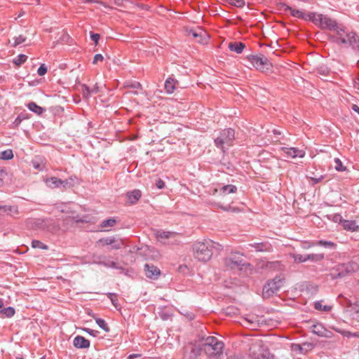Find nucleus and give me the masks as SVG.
Here are the masks:
<instances>
[{
	"mask_svg": "<svg viewBox=\"0 0 359 359\" xmlns=\"http://www.w3.org/2000/svg\"><path fill=\"white\" fill-rule=\"evenodd\" d=\"M293 17L312 21L316 25L319 26L322 29H334L337 27V22L334 20L326 15L316 13H305L293 8Z\"/></svg>",
	"mask_w": 359,
	"mask_h": 359,
	"instance_id": "nucleus-1",
	"label": "nucleus"
},
{
	"mask_svg": "<svg viewBox=\"0 0 359 359\" xmlns=\"http://www.w3.org/2000/svg\"><path fill=\"white\" fill-rule=\"evenodd\" d=\"M213 249L214 243L212 241L197 242L194 245L193 255L197 261L205 263L211 259Z\"/></svg>",
	"mask_w": 359,
	"mask_h": 359,
	"instance_id": "nucleus-2",
	"label": "nucleus"
},
{
	"mask_svg": "<svg viewBox=\"0 0 359 359\" xmlns=\"http://www.w3.org/2000/svg\"><path fill=\"white\" fill-rule=\"evenodd\" d=\"M202 346L208 356L219 355L224 349V343L215 337L205 338Z\"/></svg>",
	"mask_w": 359,
	"mask_h": 359,
	"instance_id": "nucleus-3",
	"label": "nucleus"
},
{
	"mask_svg": "<svg viewBox=\"0 0 359 359\" xmlns=\"http://www.w3.org/2000/svg\"><path fill=\"white\" fill-rule=\"evenodd\" d=\"M249 351L250 355L255 359H274L273 355L265 348L260 339H254L252 341Z\"/></svg>",
	"mask_w": 359,
	"mask_h": 359,
	"instance_id": "nucleus-4",
	"label": "nucleus"
},
{
	"mask_svg": "<svg viewBox=\"0 0 359 359\" xmlns=\"http://www.w3.org/2000/svg\"><path fill=\"white\" fill-rule=\"evenodd\" d=\"M224 266L226 270H241L245 263L243 256L238 253H231L226 257L224 260Z\"/></svg>",
	"mask_w": 359,
	"mask_h": 359,
	"instance_id": "nucleus-5",
	"label": "nucleus"
},
{
	"mask_svg": "<svg viewBox=\"0 0 359 359\" xmlns=\"http://www.w3.org/2000/svg\"><path fill=\"white\" fill-rule=\"evenodd\" d=\"M247 60L251 63L252 67L261 72H268L272 68V64L264 55H248Z\"/></svg>",
	"mask_w": 359,
	"mask_h": 359,
	"instance_id": "nucleus-6",
	"label": "nucleus"
},
{
	"mask_svg": "<svg viewBox=\"0 0 359 359\" xmlns=\"http://www.w3.org/2000/svg\"><path fill=\"white\" fill-rule=\"evenodd\" d=\"M284 280L280 277L268 281L264 286L262 295L264 298L272 297L283 286Z\"/></svg>",
	"mask_w": 359,
	"mask_h": 359,
	"instance_id": "nucleus-7",
	"label": "nucleus"
},
{
	"mask_svg": "<svg viewBox=\"0 0 359 359\" xmlns=\"http://www.w3.org/2000/svg\"><path fill=\"white\" fill-rule=\"evenodd\" d=\"M234 139V130L232 129L224 130L222 132L219 137L215 140L217 147L222 148L224 150V146L228 147L231 145V142Z\"/></svg>",
	"mask_w": 359,
	"mask_h": 359,
	"instance_id": "nucleus-8",
	"label": "nucleus"
},
{
	"mask_svg": "<svg viewBox=\"0 0 359 359\" xmlns=\"http://www.w3.org/2000/svg\"><path fill=\"white\" fill-rule=\"evenodd\" d=\"M157 240L163 243H168L171 241H176L179 234L176 232L168 231H157L155 233Z\"/></svg>",
	"mask_w": 359,
	"mask_h": 359,
	"instance_id": "nucleus-9",
	"label": "nucleus"
},
{
	"mask_svg": "<svg viewBox=\"0 0 359 359\" xmlns=\"http://www.w3.org/2000/svg\"><path fill=\"white\" fill-rule=\"evenodd\" d=\"M311 330L313 334L321 337L331 338L332 336V333L319 323L312 325Z\"/></svg>",
	"mask_w": 359,
	"mask_h": 359,
	"instance_id": "nucleus-10",
	"label": "nucleus"
},
{
	"mask_svg": "<svg viewBox=\"0 0 359 359\" xmlns=\"http://www.w3.org/2000/svg\"><path fill=\"white\" fill-rule=\"evenodd\" d=\"M145 274L148 278H156L160 274V270L154 265H145Z\"/></svg>",
	"mask_w": 359,
	"mask_h": 359,
	"instance_id": "nucleus-11",
	"label": "nucleus"
},
{
	"mask_svg": "<svg viewBox=\"0 0 359 359\" xmlns=\"http://www.w3.org/2000/svg\"><path fill=\"white\" fill-rule=\"evenodd\" d=\"M341 43H349L351 45L358 46L359 41L358 37L355 33H350L346 34V37H341Z\"/></svg>",
	"mask_w": 359,
	"mask_h": 359,
	"instance_id": "nucleus-12",
	"label": "nucleus"
},
{
	"mask_svg": "<svg viewBox=\"0 0 359 359\" xmlns=\"http://www.w3.org/2000/svg\"><path fill=\"white\" fill-rule=\"evenodd\" d=\"M74 345L77 348H88L90 346V341L83 337L77 336L74 339Z\"/></svg>",
	"mask_w": 359,
	"mask_h": 359,
	"instance_id": "nucleus-13",
	"label": "nucleus"
},
{
	"mask_svg": "<svg viewBox=\"0 0 359 359\" xmlns=\"http://www.w3.org/2000/svg\"><path fill=\"white\" fill-rule=\"evenodd\" d=\"M343 228L345 230L351 231H357L359 230V225H358L355 221L353 220H344L342 224Z\"/></svg>",
	"mask_w": 359,
	"mask_h": 359,
	"instance_id": "nucleus-14",
	"label": "nucleus"
},
{
	"mask_svg": "<svg viewBox=\"0 0 359 359\" xmlns=\"http://www.w3.org/2000/svg\"><path fill=\"white\" fill-rule=\"evenodd\" d=\"M141 191L138 189L133 190L127 194L128 201L131 204H135L141 197Z\"/></svg>",
	"mask_w": 359,
	"mask_h": 359,
	"instance_id": "nucleus-15",
	"label": "nucleus"
},
{
	"mask_svg": "<svg viewBox=\"0 0 359 359\" xmlns=\"http://www.w3.org/2000/svg\"><path fill=\"white\" fill-rule=\"evenodd\" d=\"M245 47V45L242 42H231L229 43L230 50L236 53H241Z\"/></svg>",
	"mask_w": 359,
	"mask_h": 359,
	"instance_id": "nucleus-16",
	"label": "nucleus"
},
{
	"mask_svg": "<svg viewBox=\"0 0 359 359\" xmlns=\"http://www.w3.org/2000/svg\"><path fill=\"white\" fill-rule=\"evenodd\" d=\"M46 184L48 187L54 189L63 184V182L57 177H50L46 180Z\"/></svg>",
	"mask_w": 359,
	"mask_h": 359,
	"instance_id": "nucleus-17",
	"label": "nucleus"
},
{
	"mask_svg": "<svg viewBox=\"0 0 359 359\" xmlns=\"http://www.w3.org/2000/svg\"><path fill=\"white\" fill-rule=\"evenodd\" d=\"M237 190V188L231 184L226 185L222 187L219 191V195L222 197H224L227 194L234 193Z\"/></svg>",
	"mask_w": 359,
	"mask_h": 359,
	"instance_id": "nucleus-18",
	"label": "nucleus"
},
{
	"mask_svg": "<svg viewBox=\"0 0 359 359\" xmlns=\"http://www.w3.org/2000/svg\"><path fill=\"white\" fill-rule=\"evenodd\" d=\"M177 81L172 78H168L165 82V89L168 93H172L175 89Z\"/></svg>",
	"mask_w": 359,
	"mask_h": 359,
	"instance_id": "nucleus-19",
	"label": "nucleus"
},
{
	"mask_svg": "<svg viewBox=\"0 0 359 359\" xmlns=\"http://www.w3.org/2000/svg\"><path fill=\"white\" fill-rule=\"evenodd\" d=\"M315 245H320L327 248H334L336 247V244L332 241H319L317 243H312L309 245V248L313 247Z\"/></svg>",
	"mask_w": 359,
	"mask_h": 359,
	"instance_id": "nucleus-20",
	"label": "nucleus"
},
{
	"mask_svg": "<svg viewBox=\"0 0 359 359\" xmlns=\"http://www.w3.org/2000/svg\"><path fill=\"white\" fill-rule=\"evenodd\" d=\"M190 353L189 355V359H195L196 358L201 352V348L196 345H191L190 346Z\"/></svg>",
	"mask_w": 359,
	"mask_h": 359,
	"instance_id": "nucleus-21",
	"label": "nucleus"
},
{
	"mask_svg": "<svg viewBox=\"0 0 359 359\" xmlns=\"http://www.w3.org/2000/svg\"><path fill=\"white\" fill-rule=\"evenodd\" d=\"M15 313V310L13 307L8 306L0 310V316L3 318H11Z\"/></svg>",
	"mask_w": 359,
	"mask_h": 359,
	"instance_id": "nucleus-22",
	"label": "nucleus"
},
{
	"mask_svg": "<svg viewBox=\"0 0 359 359\" xmlns=\"http://www.w3.org/2000/svg\"><path fill=\"white\" fill-rule=\"evenodd\" d=\"M189 35L192 36L194 39H196L197 40L198 42L203 43V37L205 35V33L203 32V31H200L199 32H197L194 30H191L189 32Z\"/></svg>",
	"mask_w": 359,
	"mask_h": 359,
	"instance_id": "nucleus-23",
	"label": "nucleus"
},
{
	"mask_svg": "<svg viewBox=\"0 0 359 359\" xmlns=\"http://www.w3.org/2000/svg\"><path fill=\"white\" fill-rule=\"evenodd\" d=\"M314 308L316 310L322 311H325V312H329L332 309V306H329V305H324V306H323L321 301H318V302H315L314 303Z\"/></svg>",
	"mask_w": 359,
	"mask_h": 359,
	"instance_id": "nucleus-24",
	"label": "nucleus"
},
{
	"mask_svg": "<svg viewBox=\"0 0 359 359\" xmlns=\"http://www.w3.org/2000/svg\"><path fill=\"white\" fill-rule=\"evenodd\" d=\"M13 158V153L11 149H7L0 152V159L10 160Z\"/></svg>",
	"mask_w": 359,
	"mask_h": 359,
	"instance_id": "nucleus-25",
	"label": "nucleus"
},
{
	"mask_svg": "<svg viewBox=\"0 0 359 359\" xmlns=\"http://www.w3.org/2000/svg\"><path fill=\"white\" fill-rule=\"evenodd\" d=\"M28 108H29V109L35 112L37 114H41L43 111V109L41 108V107L38 106L34 102H31V103L28 104Z\"/></svg>",
	"mask_w": 359,
	"mask_h": 359,
	"instance_id": "nucleus-26",
	"label": "nucleus"
},
{
	"mask_svg": "<svg viewBox=\"0 0 359 359\" xmlns=\"http://www.w3.org/2000/svg\"><path fill=\"white\" fill-rule=\"evenodd\" d=\"M252 247H254L255 250L259 252L269 251L270 250L269 245L263 243H256L255 245H252Z\"/></svg>",
	"mask_w": 359,
	"mask_h": 359,
	"instance_id": "nucleus-27",
	"label": "nucleus"
},
{
	"mask_svg": "<svg viewBox=\"0 0 359 359\" xmlns=\"http://www.w3.org/2000/svg\"><path fill=\"white\" fill-rule=\"evenodd\" d=\"M308 260H311L313 262H319L324 259L323 254H311L307 255Z\"/></svg>",
	"mask_w": 359,
	"mask_h": 359,
	"instance_id": "nucleus-28",
	"label": "nucleus"
},
{
	"mask_svg": "<svg viewBox=\"0 0 359 359\" xmlns=\"http://www.w3.org/2000/svg\"><path fill=\"white\" fill-rule=\"evenodd\" d=\"M25 40H26V36H25L22 34H20L19 36H15L13 39V42L12 43V46H16L25 42Z\"/></svg>",
	"mask_w": 359,
	"mask_h": 359,
	"instance_id": "nucleus-29",
	"label": "nucleus"
},
{
	"mask_svg": "<svg viewBox=\"0 0 359 359\" xmlns=\"http://www.w3.org/2000/svg\"><path fill=\"white\" fill-rule=\"evenodd\" d=\"M32 247L33 248H41L43 250H48V245L43 244V243L37 240L32 241Z\"/></svg>",
	"mask_w": 359,
	"mask_h": 359,
	"instance_id": "nucleus-30",
	"label": "nucleus"
},
{
	"mask_svg": "<svg viewBox=\"0 0 359 359\" xmlns=\"http://www.w3.org/2000/svg\"><path fill=\"white\" fill-rule=\"evenodd\" d=\"M305 156V151L303 150H299L293 147V160H296L297 158L302 159Z\"/></svg>",
	"mask_w": 359,
	"mask_h": 359,
	"instance_id": "nucleus-31",
	"label": "nucleus"
},
{
	"mask_svg": "<svg viewBox=\"0 0 359 359\" xmlns=\"http://www.w3.org/2000/svg\"><path fill=\"white\" fill-rule=\"evenodd\" d=\"M334 163H335V165H334V168L337 170V171H340V172H342V171H345L346 170V167L343 165L341 161H340L339 158H334Z\"/></svg>",
	"mask_w": 359,
	"mask_h": 359,
	"instance_id": "nucleus-32",
	"label": "nucleus"
},
{
	"mask_svg": "<svg viewBox=\"0 0 359 359\" xmlns=\"http://www.w3.org/2000/svg\"><path fill=\"white\" fill-rule=\"evenodd\" d=\"M27 58V55L21 54V55H19L16 58L14 59L13 62L16 65L19 66V65H22V63H24L26 61Z\"/></svg>",
	"mask_w": 359,
	"mask_h": 359,
	"instance_id": "nucleus-33",
	"label": "nucleus"
},
{
	"mask_svg": "<svg viewBox=\"0 0 359 359\" xmlns=\"http://www.w3.org/2000/svg\"><path fill=\"white\" fill-rule=\"evenodd\" d=\"M228 3L238 8H243L245 6L244 0H230Z\"/></svg>",
	"mask_w": 359,
	"mask_h": 359,
	"instance_id": "nucleus-34",
	"label": "nucleus"
},
{
	"mask_svg": "<svg viewBox=\"0 0 359 359\" xmlns=\"http://www.w3.org/2000/svg\"><path fill=\"white\" fill-rule=\"evenodd\" d=\"M293 259H294V262H299V263L304 262L308 260L307 255H297L295 256H293Z\"/></svg>",
	"mask_w": 359,
	"mask_h": 359,
	"instance_id": "nucleus-35",
	"label": "nucleus"
},
{
	"mask_svg": "<svg viewBox=\"0 0 359 359\" xmlns=\"http://www.w3.org/2000/svg\"><path fill=\"white\" fill-rule=\"evenodd\" d=\"M116 223V220L114 219H109L107 220H104L102 222L101 226L102 227H107V226H113Z\"/></svg>",
	"mask_w": 359,
	"mask_h": 359,
	"instance_id": "nucleus-36",
	"label": "nucleus"
},
{
	"mask_svg": "<svg viewBox=\"0 0 359 359\" xmlns=\"http://www.w3.org/2000/svg\"><path fill=\"white\" fill-rule=\"evenodd\" d=\"M96 323L99 325L100 327H101L102 330H104L106 332H108L109 330L107 325L106 324L105 321L102 319H97Z\"/></svg>",
	"mask_w": 359,
	"mask_h": 359,
	"instance_id": "nucleus-37",
	"label": "nucleus"
},
{
	"mask_svg": "<svg viewBox=\"0 0 359 359\" xmlns=\"http://www.w3.org/2000/svg\"><path fill=\"white\" fill-rule=\"evenodd\" d=\"M98 242L102 243L104 245H111V244L114 243L115 240L113 238H107L104 239H100Z\"/></svg>",
	"mask_w": 359,
	"mask_h": 359,
	"instance_id": "nucleus-38",
	"label": "nucleus"
},
{
	"mask_svg": "<svg viewBox=\"0 0 359 359\" xmlns=\"http://www.w3.org/2000/svg\"><path fill=\"white\" fill-rule=\"evenodd\" d=\"M310 179L312 181L313 184H316L321 182L324 179V177L322 175H316L311 176Z\"/></svg>",
	"mask_w": 359,
	"mask_h": 359,
	"instance_id": "nucleus-39",
	"label": "nucleus"
},
{
	"mask_svg": "<svg viewBox=\"0 0 359 359\" xmlns=\"http://www.w3.org/2000/svg\"><path fill=\"white\" fill-rule=\"evenodd\" d=\"M334 30H335L337 32V41L341 43V37H344L343 35L344 31L341 29H339L337 26L335 27Z\"/></svg>",
	"mask_w": 359,
	"mask_h": 359,
	"instance_id": "nucleus-40",
	"label": "nucleus"
},
{
	"mask_svg": "<svg viewBox=\"0 0 359 359\" xmlns=\"http://www.w3.org/2000/svg\"><path fill=\"white\" fill-rule=\"evenodd\" d=\"M244 320L246 321L247 325H250L254 329L256 327V326L257 325L256 320L250 319V318H245Z\"/></svg>",
	"mask_w": 359,
	"mask_h": 359,
	"instance_id": "nucleus-41",
	"label": "nucleus"
},
{
	"mask_svg": "<svg viewBox=\"0 0 359 359\" xmlns=\"http://www.w3.org/2000/svg\"><path fill=\"white\" fill-rule=\"evenodd\" d=\"M342 334L346 337H358L359 338V334L357 332H351L348 331H344Z\"/></svg>",
	"mask_w": 359,
	"mask_h": 359,
	"instance_id": "nucleus-42",
	"label": "nucleus"
},
{
	"mask_svg": "<svg viewBox=\"0 0 359 359\" xmlns=\"http://www.w3.org/2000/svg\"><path fill=\"white\" fill-rule=\"evenodd\" d=\"M47 72V68L44 64L41 65L38 69L37 73L39 76H43Z\"/></svg>",
	"mask_w": 359,
	"mask_h": 359,
	"instance_id": "nucleus-43",
	"label": "nucleus"
},
{
	"mask_svg": "<svg viewBox=\"0 0 359 359\" xmlns=\"http://www.w3.org/2000/svg\"><path fill=\"white\" fill-rule=\"evenodd\" d=\"M332 220L334 222L339 223L342 225L343 222H344L345 219H344L343 217L340 215H334L333 216Z\"/></svg>",
	"mask_w": 359,
	"mask_h": 359,
	"instance_id": "nucleus-44",
	"label": "nucleus"
},
{
	"mask_svg": "<svg viewBox=\"0 0 359 359\" xmlns=\"http://www.w3.org/2000/svg\"><path fill=\"white\" fill-rule=\"evenodd\" d=\"M293 352H298L299 353H303L304 348L299 344H293Z\"/></svg>",
	"mask_w": 359,
	"mask_h": 359,
	"instance_id": "nucleus-45",
	"label": "nucleus"
},
{
	"mask_svg": "<svg viewBox=\"0 0 359 359\" xmlns=\"http://www.w3.org/2000/svg\"><path fill=\"white\" fill-rule=\"evenodd\" d=\"M108 297L111 299L113 305L115 307H117V298H116V295L115 294L109 293L108 294Z\"/></svg>",
	"mask_w": 359,
	"mask_h": 359,
	"instance_id": "nucleus-46",
	"label": "nucleus"
},
{
	"mask_svg": "<svg viewBox=\"0 0 359 359\" xmlns=\"http://www.w3.org/2000/svg\"><path fill=\"white\" fill-rule=\"evenodd\" d=\"M103 59H104V57L101 54H96L93 58V63L97 64L98 62L102 61Z\"/></svg>",
	"mask_w": 359,
	"mask_h": 359,
	"instance_id": "nucleus-47",
	"label": "nucleus"
},
{
	"mask_svg": "<svg viewBox=\"0 0 359 359\" xmlns=\"http://www.w3.org/2000/svg\"><path fill=\"white\" fill-rule=\"evenodd\" d=\"M82 91H83V95L87 98L90 95V90H89L88 87H87L86 86H83Z\"/></svg>",
	"mask_w": 359,
	"mask_h": 359,
	"instance_id": "nucleus-48",
	"label": "nucleus"
},
{
	"mask_svg": "<svg viewBox=\"0 0 359 359\" xmlns=\"http://www.w3.org/2000/svg\"><path fill=\"white\" fill-rule=\"evenodd\" d=\"M91 39L95 43V44H97L98 43L99 39H100V34H91Z\"/></svg>",
	"mask_w": 359,
	"mask_h": 359,
	"instance_id": "nucleus-49",
	"label": "nucleus"
},
{
	"mask_svg": "<svg viewBox=\"0 0 359 359\" xmlns=\"http://www.w3.org/2000/svg\"><path fill=\"white\" fill-rule=\"evenodd\" d=\"M156 186L158 189H163L165 187V183L163 180H158L156 181Z\"/></svg>",
	"mask_w": 359,
	"mask_h": 359,
	"instance_id": "nucleus-50",
	"label": "nucleus"
},
{
	"mask_svg": "<svg viewBox=\"0 0 359 359\" xmlns=\"http://www.w3.org/2000/svg\"><path fill=\"white\" fill-rule=\"evenodd\" d=\"M114 243H115V245H113L112 248L113 249H116V250L120 249L121 248L122 245H123L121 241H118V242H116L115 241Z\"/></svg>",
	"mask_w": 359,
	"mask_h": 359,
	"instance_id": "nucleus-51",
	"label": "nucleus"
},
{
	"mask_svg": "<svg viewBox=\"0 0 359 359\" xmlns=\"http://www.w3.org/2000/svg\"><path fill=\"white\" fill-rule=\"evenodd\" d=\"M224 210L226 211H233V212H237L238 211V208H231V206H228V207H224V208H222Z\"/></svg>",
	"mask_w": 359,
	"mask_h": 359,
	"instance_id": "nucleus-52",
	"label": "nucleus"
},
{
	"mask_svg": "<svg viewBox=\"0 0 359 359\" xmlns=\"http://www.w3.org/2000/svg\"><path fill=\"white\" fill-rule=\"evenodd\" d=\"M4 176H5V172L3 171H0V187L3 184V179H4Z\"/></svg>",
	"mask_w": 359,
	"mask_h": 359,
	"instance_id": "nucleus-53",
	"label": "nucleus"
},
{
	"mask_svg": "<svg viewBox=\"0 0 359 359\" xmlns=\"http://www.w3.org/2000/svg\"><path fill=\"white\" fill-rule=\"evenodd\" d=\"M102 264H104V266H111V267H115L116 266V263L115 262H111L110 264H107L105 262H102Z\"/></svg>",
	"mask_w": 359,
	"mask_h": 359,
	"instance_id": "nucleus-54",
	"label": "nucleus"
},
{
	"mask_svg": "<svg viewBox=\"0 0 359 359\" xmlns=\"http://www.w3.org/2000/svg\"><path fill=\"white\" fill-rule=\"evenodd\" d=\"M304 163L302 160H297L296 161H293V165H300Z\"/></svg>",
	"mask_w": 359,
	"mask_h": 359,
	"instance_id": "nucleus-55",
	"label": "nucleus"
},
{
	"mask_svg": "<svg viewBox=\"0 0 359 359\" xmlns=\"http://www.w3.org/2000/svg\"><path fill=\"white\" fill-rule=\"evenodd\" d=\"M140 354H131L128 356V359H133L134 358H138L140 357Z\"/></svg>",
	"mask_w": 359,
	"mask_h": 359,
	"instance_id": "nucleus-56",
	"label": "nucleus"
},
{
	"mask_svg": "<svg viewBox=\"0 0 359 359\" xmlns=\"http://www.w3.org/2000/svg\"><path fill=\"white\" fill-rule=\"evenodd\" d=\"M352 109L353 110H354L355 111L359 113V107L356 104H353V107H352Z\"/></svg>",
	"mask_w": 359,
	"mask_h": 359,
	"instance_id": "nucleus-57",
	"label": "nucleus"
},
{
	"mask_svg": "<svg viewBox=\"0 0 359 359\" xmlns=\"http://www.w3.org/2000/svg\"><path fill=\"white\" fill-rule=\"evenodd\" d=\"M33 166L34 168L36 169H39L41 170L40 168V165L38 163H36V162H33Z\"/></svg>",
	"mask_w": 359,
	"mask_h": 359,
	"instance_id": "nucleus-58",
	"label": "nucleus"
},
{
	"mask_svg": "<svg viewBox=\"0 0 359 359\" xmlns=\"http://www.w3.org/2000/svg\"><path fill=\"white\" fill-rule=\"evenodd\" d=\"M4 308V301L2 299H0V310H3Z\"/></svg>",
	"mask_w": 359,
	"mask_h": 359,
	"instance_id": "nucleus-59",
	"label": "nucleus"
},
{
	"mask_svg": "<svg viewBox=\"0 0 359 359\" xmlns=\"http://www.w3.org/2000/svg\"><path fill=\"white\" fill-rule=\"evenodd\" d=\"M85 330H86V332H88V333H90V334H93V330H90V329H88V328L85 329Z\"/></svg>",
	"mask_w": 359,
	"mask_h": 359,
	"instance_id": "nucleus-60",
	"label": "nucleus"
},
{
	"mask_svg": "<svg viewBox=\"0 0 359 359\" xmlns=\"http://www.w3.org/2000/svg\"><path fill=\"white\" fill-rule=\"evenodd\" d=\"M20 122V120L18 118H16L15 121V123H16V124H19Z\"/></svg>",
	"mask_w": 359,
	"mask_h": 359,
	"instance_id": "nucleus-61",
	"label": "nucleus"
},
{
	"mask_svg": "<svg viewBox=\"0 0 359 359\" xmlns=\"http://www.w3.org/2000/svg\"><path fill=\"white\" fill-rule=\"evenodd\" d=\"M228 359H238L236 356H231Z\"/></svg>",
	"mask_w": 359,
	"mask_h": 359,
	"instance_id": "nucleus-62",
	"label": "nucleus"
},
{
	"mask_svg": "<svg viewBox=\"0 0 359 359\" xmlns=\"http://www.w3.org/2000/svg\"><path fill=\"white\" fill-rule=\"evenodd\" d=\"M218 192V189H215L213 192V195H215Z\"/></svg>",
	"mask_w": 359,
	"mask_h": 359,
	"instance_id": "nucleus-63",
	"label": "nucleus"
},
{
	"mask_svg": "<svg viewBox=\"0 0 359 359\" xmlns=\"http://www.w3.org/2000/svg\"><path fill=\"white\" fill-rule=\"evenodd\" d=\"M86 3H92L93 0H83Z\"/></svg>",
	"mask_w": 359,
	"mask_h": 359,
	"instance_id": "nucleus-64",
	"label": "nucleus"
}]
</instances>
